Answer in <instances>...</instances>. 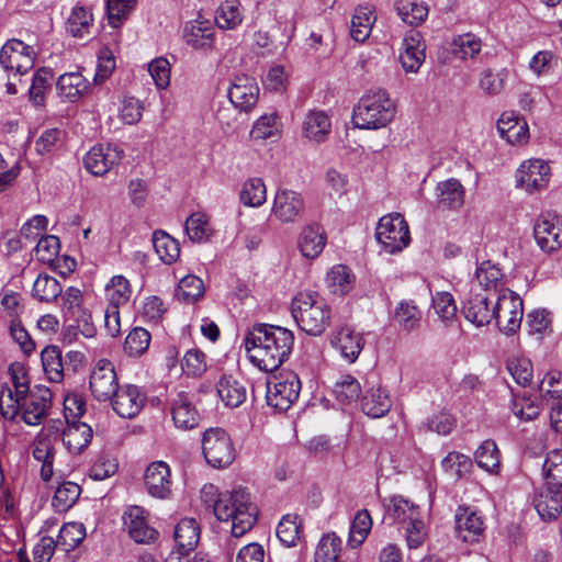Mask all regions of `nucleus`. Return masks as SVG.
I'll use <instances>...</instances> for the list:
<instances>
[{
  "mask_svg": "<svg viewBox=\"0 0 562 562\" xmlns=\"http://www.w3.org/2000/svg\"><path fill=\"white\" fill-rule=\"evenodd\" d=\"M144 483L149 495L165 499L171 495V473L165 461L151 462L144 474Z\"/></svg>",
  "mask_w": 562,
  "mask_h": 562,
  "instance_id": "22",
  "label": "nucleus"
},
{
  "mask_svg": "<svg viewBox=\"0 0 562 562\" xmlns=\"http://www.w3.org/2000/svg\"><path fill=\"white\" fill-rule=\"evenodd\" d=\"M550 166L542 159H530L521 164L516 171L517 187L528 192L544 189L550 180Z\"/></svg>",
  "mask_w": 562,
  "mask_h": 562,
  "instance_id": "16",
  "label": "nucleus"
},
{
  "mask_svg": "<svg viewBox=\"0 0 562 562\" xmlns=\"http://www.w3.org/2000/svg\"><path fill=\"white\" fill-rule=\"evenodd\" d=\"M41 360L48 379L55 383L61 382L65 367L60 348L55 345L46 346L41 352Z\"/></svg>",
  "mask_w": 562,
  "mask_h": 562,
  "instance_id": "45",
  "label": "nucleus"
},
{
  "mask_svg": "<svg viewBox=\"0 0 562 562\" xmlns=\"http://www.w3.org/2000/svg\"><path fill=\"white\" fill-rule=\"evenodd\" d=\"M301 381L293 371L282 372L267 382V404L278 412H286L299 398Z\"/></svg>",
  "mask_w": 562,
  "mask_h": 562,
  "instance_id": "7",
  "label": "nucleus"
},
{
  "mask_svg": "<svg viewBox=\"0 0 562 562\" xmlns=\"http://www.w3.org/2000/svg\"><path fill=\"white\" fill-rule=\"evenodd\" d=\"M36 53L33 46L21 40H8L0 49V65L7 72L25 75L35 65Z\"/></svg>",
  "mask_w": 562,
  "mask_h": 562,
  "instance_id": "9",
  "label": "nucleus"
},
{
  "mask_svg": "<svg viewBox=\"0 0 562 562\" xmlns=\"http://www.w3.org/2000/svg\"><path fill=\"white\" fill-rule=\"evenodd\" d=\"M181 368L188 376H201L206 371L204 352L196 348L188 350L182 358Z\"/></svg>",
  "mask_w": 562,
  "mask_h": 562,
  "instance_id": "64",
  "label": "nucleus"
},
{
  "mask_svg": "<svg viewBox=\"0 0 562 562\" xmlns=\"http://www.w3.org/2000/svg\"><path fill=\"white\" fill-rule=\"evenodd\" d=\"M499 136L510 145H522L529 139V127L526 120L514 111H505L497 121Z\"/></svg>",
  "mask_w": 562,
  "mask_h": 562,
  "instance_id": "24",
  "label": "nucleus"
},
{
  "mask_svg": "<svg viewBox=\"0 0 562 562\" xmlns=\"http://www.w3.org/2000/svg\"><path fill=\"white\" fill-rule=\"evenodd\" d=\"M86 538V530L80 522H66L59 530L56 542L65 552H70L77 548Z\"/></svg>",
  "mask_w": 562,
  "mask_h": 562,
  "instance_id": "52",
  "label": "nucleus"
},
{
  "mask_svg": "<svg viewBox=\"0 0 562 562\" xmlns=\"http://www.w3.org/2000/svg\"><path fill=\"white\" fill-rule=\"evenodd\" d=\"M395 10L401 20L411 26L422 25L429 13L428 4L423 0H396Z\"/></svg>",
  "mask_w": 562,
  "mask_h": 562,
  "instance_id": "35",
  "label": "nucleus"
},
{
  "mask_svg": "<svg viewBox=\"0 0 562 562\" xmlns=\"http://www.w3.org/2000/svg\"><path fill=\"white\" fill-rule=\"evenodd\" d=\"M227 95L235 109L249 112L258 102L259 87L255 78L247 75L235 76Z\"/></svg>",
  "mask_w": 562,
  "mask_h": 562,
  "instance_id": "17",
  "label": "nucleus"
},
{
  "mask_svg": "<svg viewBox=\"0 0 562 562\" xmlns=\"http://www.w3.org/2000/svg\"><path fill=\"white\" fill-rule=\"evenodd\" d=\"M201 498L207 506L213 507L215 517L221 521H232V533L241 537L257 521L258 508L251 502L250 493L243 487L232 491L217 492L213 484H205Z\"/></svg>",
  "mask_w": 562,
  "mask_h": 562,
  "instance_id": "2",
  "label": "nucleus"
},
{
  "mask_svg": "<svg viewBox=\"0 0 562 562\" xmlns=\"http://www.w3.org/2000/svg\"><path fill=\"white\" fill-rule=\"evenodd\" d=\"M93 438L92 428L79 420L67 422V427L61 432V441L71 454H80Z\"/></svg>",
  "mask_w": 562,
  "mask_h": 562,
  "instance_id": "29",
  "label": "nucleus"
},
{
  "mask_svg": "<svg viewBox=\"0 0 562 562\" xmlns=\"http://www.w3.org/2000/svg\"><path fill=\"white\" fill-rule=\"evenodd\" d=\"M124 526L130 537L137 543H150L158 537V531L148 525L145 509L131 506L123 515Z\"/></svg>",
  "mask_w": 562,
  "mask_h": 562,
  "instance_id": "23",
  "label": "nucleus"
},
{
  "mask_svg": "<svg viewBox=\"0 0 562 562\" xmlns=\"http://www.w3.org/2000/svg\"><path fill=\"white\" fill-rule=\"evenodd\" d=\"M341 539L335 532L324 535L315 551V562H338Z\"/></svg>",
  "mask_w": 562,
  "mask_h": 562,
  "instance_id": "56",
  "label": "nucleus"
},
{
  "mask_svg": "<svg viewBox=\"0 0 562 562\" xmlns=\"http://www.w3.org/2000/svg\"><path fill=\"white\" fill-rule=\"evenodd\" d=\"M186 42L194 49L210 52L214 48V27L209 22H195L186 34Z\"/></svg>",
  "mask_w": 562,
  "mask_h": 562,
  "instance_id": "44",
  "label": "nucleus"
},
{
  "mask_svg": "<svg viewBox=\"0 0 562 562\" xmlns=\"http://www.w3.org/2000/svg\"><path fill=\"white\" fill-rule=\"evenodd\" d=\"M375 21L373 10L369 5L356 8L351 19L350 35L359 43L364 42L371 34Z\"/></svg>",
  "mask_w": 562,
  "mask_h": 562,
  "instance_id": "40",
  "label": "nucleus"
},
{
  "mask_svg": "<svg viewBox=\"0 0 562 562\" xmlns=\"http://www.w3.org/2000/svg\"><path fill=\"white\" fill-rule=\"evenodd\" d=\"M522 314V301L515 292H510L509 300L498 296L495 321L501 331L515 334L521 326Z\"/></svg>",
  "mask_w": 562,
  "mask_h": 562,
  "instance_id": "20",
  "label": "nucleus"
},
{
  "mask_svg": "<svg viewBox=\"0 0 562 562\" xmlns=\"http://www.w3.org/2000/svg\"><path fill=\"white\" fill-rule=\"evenodd\" d=\"M92 20V13L87 8L76 5L68 18L67 30L72 36L81 37Z\"/></svg>",
  "mask_w": 562,
  "mask_h": 562,
  "instance_id": "62",
  "label": "nucleus"
},
{
  "mask_svg": "<svg viewBox=\"0 0 562 562\" xmlns=\"http://www.w3.org/2000/svg\"><path fill=\"white\" fill-rule=\"evenodd\" d=\"M216 387L218 396L228 407H238L246 401V386L233 375H223Z\"/></svg>",
  "mask_w": 562,
  "mask_h": 562,
  "instance_id": "34",
  "label": "nucleus"
},
{
  "mask_svg": "<svg viewBox=\"0 0 562 562\" xmlns=\"http://www.w3.org/2000/svg\"><path fill=\"white\" fill-rule=\"evenodd\" d=\"M327 235L322 224L310 223L305 225L299 236V248L305 258L315 259L324 250Z\"/></svg>",
  "mask_w": 562,
  "mask_h": 562,
  "instance_id": "28",
  "label": "nucleus"
},
{
  "mask_svg": "<svg viewBox=\"0 0 562 562\" xmlns=\"http://www.w3.org/2000/svg\"><path fill=\"white\" fill-rule=\"evenodd\" d=\"M106 294L110 307L120 308L128 302L132 290L128 280L123 276H114L111 283L106 285Z\"/></svg>",
  "mask_w": 562,
  "mask_h": 562,
  "instance_id": "58",
  "label": "nucleus"
},
{
  "mask_svg": "<svg viewBox=\"0 0 562 562\" xmlns=\"http://www.w3.org/2000/svg\"><path fill=\"white\" fill-rule=\"evenodd\" d=\"M462 313L469 322L480 327L495 319L497 315V304L491 310L487 296L479 293L471 296L464 303Z\"/></svg>",
  "mask_w": 562,
  "mask_h": 562,
  "instance_id": "30",
  "label": "nucleus"
},
{
  "mask_svg": "<svg viewBox=\"0 0 562 562\" xmlns=\"http://www.w3.org/2000/svg\"><path fill=\"white\" fill-rule=\"evenodd\" d=\"M330 127V120L324 111H311L303 123L305 137L316 143H322L326 139Z\"/></svg>",
  "mask_w": 562,
  "mask_h": 562,
  "instance_id": "39",
  "label": "nucleus"
},
{
  "mask_svg": "<svg viewBox=\"0 0 562 562\" xmlns=\"http://www.w3.org/2000/svg\"><path fill=\"white\" fill-rule=\"evenodd\" d=\"M119 387L113 363L108 359H100L90 374V390L93 397L98 401H109Z\"/></svg>",
  "mask_w": 562,
  "mask_h": 562,
  "instance_id": "12",
  "label": "nucleus"
},
{
  "mask_svg": "<svg viewBox=\"0 0 562 562\" xmlns=\"http://www.w3.org/2000/svg\"><path fill=\"white\" fill-rule=\"evenodd\" d=\"M291 313L301 330L322 335L330 322V308L316 292H300L292 301Z\"/></svg>",
  "mask_w": 562,
  "mask_h": 562,
  "instance_id": "4",
  "label": "nucleus"
},
{
  "mask_svg": "<svg viewBox=\"0 0 562 562\" xmlns=\"http://www.w3.org/2000/svg\"><path fill=\"white\" fill-rule=\"evenodd\" d=\"M396 113L387 91L370 90L353 106L352 124L360 130H380L387 126Z\"/></svg>",
  "mask_w": 562,
  "mask_h": 562,
  "instance_id": "3",
  "label": "nucleus"
},
{
  "mask_svg": "<svg viewBox=\"0 0 562 562\" xmlns=\"http://www.w3.org/2000/svg\"><path fill=\"white\" fill-rule=\"evenodd\" d=\"M372 528V518L368 509L359 510L350 525L348 546L352 549L360 547Z\"/></svg>",
  "mask_w": 562,
  "mask_h": 562,
  "instance_id": "48",
  "label": "nucleus"
},
{
  "mask_svg": "<svg viewBox=\"0 0 562 562\" xmlns=\"http://www.w3.org/2000/svg\"><path fill=\"white\" fill-rule=\"evenodd\" d=\"M61 293V284L47 273H40L33 283L32 296L42 303H53Z\"/></svg>",
  "mask_w": 562,
  "mask_h": 562,
  "instance_id": "41",
  "label": "nucleus"
},
{
  "mask_svg": "<svg viewBox=\"0 0 562 562\" xmlns=\"http://www.w3.org/2000/svg\"><path fill=\"white\" fill-rule=\"evenodd\" d=\"M124 156L123 149L110 144L94 145L83 157L86 170L97 177L104 176L119 165Z\"/></svg>",
  "mask_w": 562,
  "mask_h": 562,
  "instance_id": "11",
  "label": "nucleus"
},
{
  "mask_svg": "<svg viewBox=\"0 0 562 562\" xmlns=\"http://www.w3.org/2000/svg\"><path fill=\"white\" fill-rule=\"evenodd\" d=\"M200 526L194 518H182L175 528L176 547L184 551H194L200 541Z\"/></svg>",
  "mask_w": 562,
  "mask_h": 562,
  "instance_id": "36",
  "label": "nucleus"
},
{
  "mask_svg": "<svg viewBox=\"0 0 562 562\" xmlns=\"http://www.w3.org/2000/svg\"><path fill=\"white\" fill-rule=\"evenodd\" d=\"M465 199V189L456 178H449L440 181L436 186V206L438 210L459 211Z\"/></svg>",
  "mask_w": 562,
  "mask_h": 562,
  "instance_id": "25",
  "label": "nucleus"
},
{
  "mask_svg": "<svg viewBox=\"0 0 562 562\" xmlns=\"http://www.w3.org/2000/svg\"><path fill=\"white\" fill-rule=\"evenodd\" d=\"M360 407L362 413L371 418L384 417L392 408L389 391L381 385L366 389L360 398Z\"/></svg>",
  "mask_w": 562,
  "mask_h": 562,
  "instance_id": "27",
  "label": "nucleus"
},
{
  "mask_svg": "<svg viewBox=\"0 0 562 562\" xmlns=\"http://www.w3.org/2000/svg\"><path fill=\"white\" fill-rule=\"evenodd\" d=\"M9 381L2 384L3 394H7L4 418L13 420L20 413V403L30 390V378L27 370L21 362H13L8 369Z\"/></svg>",
  "mask_w": 562,
  "mask_h": 562,
  "instance_id": "8",
  "label": "nucleus"
},
{
  "mask_svg": "<svg viewBox=\"0 0 562 562\" xmlns=\"http://www.w3.org/2000/svg\"><path fill=\"white\" fill-rule=\"evenodd\" d=\"M81 488L77 483L63 482L55 491L52 499V506L55 512L64 513L71 508L78 501Z\"/></svg>",
  "mask_w": 562,
  "mask_h": 562,
  "instance_id": "49",
  "label": "nucleus"
},
{
  "mask_svg": "<svg viewBox=\"0 0 562 562\" xmlns=\"http://www.w3.org/2000/svg\"><path fill=\"white\" fill-rule=\"evenodd\" d=\"M244 20L239 0L223 1L215 12V22L221 30H235Z\"/></svg>",
  "mask_w": 562,
  "mask_h": 562,
  "instance_id": "42",
  "label": "nucleus"
},
{
  "mask_svg": "<svg viewBox=\"0 0 562 562\" xmlns=\"http://www.w3.org/2000/svg\"><path fill=\"white\" fill-rule=\"evenodd\" d=\"M362 387L352 374H342L334 384L333 394L341 404H351L360 398Z\"/></svg>",
  "mask_w": 562,
  "mask_h": 562,
  "instance_id": "47",
  "label": "nucleus"
},
{
  "mask_svg": "<svg viewBox=\"0 0 562 562\" xmlns=\"http://www.w3.org/2000/svg\"><path fill=\"white\" fill-rule=\"evenodd\" d=\"M54 80V72L47 67L37 69L32 78V83L29 88L30 102L36 106H44L46 102V93L52 89Z\"/></svg>",
  "mask_w": 562,
  "mask_h": 562,
  "instance_id": "37",
  "label": "nucleus"
},
{
  "mask_svg": "<svg viewBox=\"0 0 562 562\" xmlns=\"http://www.w3.org/2000/svg\"><path fill=\"white\" fill-rule=\"evenodd\" d=\"M305 202L301 193L279 188L272 205V214L282 223L297 222L304 212Z\"/></svg>",
  "mask_w": 562,
  "mask_h": 562,
  "instance_id": "14",
  "label": "nucleus"
},
{
  "mask_svg": "<svg viewBox=\"0 0 562 562\" xmlns=\"http://www.w3.org/2000/svg\"><path fill=\"white\" fill-rule=\"evenodd\" d=\"M454 521L457 536L464 542H477L485 530L484 516L468 506L457 508Z\"/></svg>",
  "mask_w": 562,
  "mask_h": 562,
  "instance_id": "19",
  "label": "nucleus"
},
{
  "mask_svg": "<svg viewBox=\"0 0 562 562\" xmlns=\"http://www.w3.org/2000/svg\"><path fill=\"white\" fill-rule=\"evenodd\" d=\"M426 59V42L419 31H408L403 41L400 63L406 72H417Z\"/></svg>",
  "mask_w": 562,
  "mask_h": 562,
  "instance_id": "18",
  "label": "nucleus"
},
{
  "mask_svg": "<svg viewBox=\"0 0 562 562\" xmlns=\"http://www.w3.org/2000/svg\"><path fill=\"white\" fill-rule=\"evenodd\" d=\"M186 233L192 241H206L212 234L211 226L204 214L194 213L186 221Z\"/></svg>",
  "mask_w": 562,
  "mask_h": 562,
  "instance_id": "61",
  "label": "nucleus"
},
{
  "mask_svg": "<svg viewBox=\"0 0 562 562\" xmlns=\"http://www.w3.org/2000/svg\"><path fill=\"white\" fill-rule=\"evenodd\" d=\"M201 446L206 463L214 469H225L236 458L235 445L224 428L206 429L202 435Z\"/></svg>",
  "mask_w": 562,
  "mask_h": 562,
  "instance_id": "5",
  "label": "nucleus"
},
{
  "mask_svg": "<svg viewBox=\"0 0 562 562\" xmlns=\"http://www.w3.org/2000/svg\"><path fill=\"white\" fill-rule=\"evenodd\" d=\"M301 518L299 515H285L277 526V537L288 548L294 547L300 539Z\"/></svg>",
  "mask_w": 562,
  "mask_h": 562,
  "instance_id": "54",
  "label": "nucleus"
},
{
  "mask_svg": "<svg viewBox=\"0 0 562 562\" xmlns=\"http://www.w3.org/2000/svg\"><path fill=\"white\" fill-rule=\"evenodd\" d=\"M418 517H420V509L417 505L401 495L390 498V504L386 507V518L391 519L393 524L405 526Z\"/></svg>",
  "mask_w": 562,
  "mask_h": 562,
  "instance_id": "32",
  "label": "nucleus"
},
{
  "mask_svg": "<svg viewBox=\"0 0 562 562\" xmlns=\"http://www.w3.org/2000/svg\"><path fill=\"white\" fill-rule=\"evenodd\" d=\"M169 409L175 427L181 430L196 428L202 419L194 402V395L186 391L170 396Z\"/></svg>",
  "mask_w": 562,
  "mask_h": 562,
  "instance_id": "10",
  "label": "nucleus"
},
{
  "mask_svg": "<svg viewBox=\"0 0 562 562\" xmlns=\"http://www.w3.org/2000/svg\"><path fill=\"white\" fill-rule=\"evenodd\" d=\"M111 403L114 412L122 418H134L142 411L146 395L133 384L119 387L112 396Z\"/></svg>",
  "mask_w": 562,
  "mask_h": 562,
  "instance_id": "21",
  "label": "nucleus"
},
{
  "mask_svg": "<svg viewBox=\"0 0 562 562\" xmlns=\"http://www.w3.org/2000/svg\"><path fill=\"white\" fill-rule=\"evenodd\" d=\"M543 472L547 487L555 492L562 490V451L553 450L548 453L544 463Z\"/></svg>",
  "mask_w": 562,
  "mask_h": 562,
  "instance_id": "50",
  "label": "nucleus"
},
{
  "mask_svg": "<svg viewBox=\"0 0 562 562\" xmlns=\"http://www.w3.org/2000/svg\"><path fill=\"white\" fill-rule=\"evenodd\" d=\"M137 0H106L105 9L109 24L117 29L134 10Z\"/></svg>",
  "mask_w": 562,
  "mask_h": 562,
  "instance_id": "59",
  "label": "nucleus"
},
{
  "mask_svg": "<svg viewBox=\"0 0 562 562\" xmlns=\"http://www.w3.org/2000/svg\"><path fill=\"white\" fill-rule=\"evenodd\" d=\"M244 346L251 363L265 372H272L292 353L294 335L285 327L256 323L247 329Z\"/></svg>",
  "mask_w": 562,
  "mask_h": 562,
  "instance_id": "1",
  "label": "nucleus"
},
{
  "mask_svg": "<svg viewBox=\"0 0 562 562\" xmlns=\"http://www.w3.org/2000/svg\"><path fill=\"white\" fill-rule=\"evenodd\" d=\"M475 278L484 290H497L502 283L503 272L491 260H485L476 268Z\"/></svg>",
  "mask_w": 562,
  "mask_h": 562,
  "instance_id": "60",
  "label": "nucleus"
},
{
  "mask_svg": "<svg viewBox=\"0 0 562 562\" xmlns=\"http://www.w3.org/2000/svg\"><path fill=\"white\" fill-rule=\"evenodd\" d=\"M375 237L386 254H397L411 243L409 227L404 216L392 213L382 216L375 228Z\"/></svg>",
  "mask_w": 562,
  "mask_h": 562,
  "instance_id": "6",
  "label": "nucleus"
},
{
  "mask_svg": "<svg viewBox=\"0 0 562 562\" xmlns=\"http://www.w3.org/2000/svg\"><path fill=\"white\" fill-rule=\"evenodd\" d=\"M151 335L143 327H134L125 338L124 351L130 357H140L150 345Z\"/></svg>",
  "mask_w": 562,
  "mask_h": 562,
  "instance_id": "57",
  "label": "nucleus"
},
{
  "mask_svg": "<svg viewBox=\"0 0 562 562\" xmlns=\"http://www.w3.org/2000/svg\"><path fill=\"white\" fill-rule=\"evenodd\" d=\"M244 205L257 207L262 205L267 200L266 184L261 178H250L245 181L239 194Z\"/></svg>",
  "mask_w": 562,
  "mask_h": 562,
  "instance_id": "53",
  "label": "nucleus"
},
{
  "mask_svg": "<svg viewBox=\"0 0 562 562\" xmlns=\"http://www.w3.org/2000/svg\"><path fill=\"white\" fill-rule=\"evenodd\" d=\"M331 344L345 361L353 363L363 350L366 340L362 333L356 331L350 326H342Z\"/></svg>",
  "mask_w": 562,
  "mask_h": 562,
  "instance_id": "26",
  "label": "nucleus"
},
{
  "mask_svg": "<svg viewBox=\"0 0 562 562\" xmlns=\"http://www.w3.org/2000/svg\"><path fill=\"white\" fill-rule=\"evenodd\" d=\"M474 459L477 467L488 473L496 474L501 470L499 450L492 439H486L479 446Z\"/></svg>",
  "mask_w": 562,
  "mask_h": 562,
  "instance_id": "46",
  "label": "nucleus"
},
{
  "mask_svg": "<svg viewBox=\"0 0 562 562\" xmlns=\"http://www.w3.org/2000/svg\"><path fill=\"white\" fill-rule=\"evenodd\" d=\"M533 236L544 252H552L562 246V221L552 214L541 215L535 226Z\"/></svg>",
  "mask_w": 562,
  "mask_h": 562,
  "instance_id": "15",
  "label": "nucleus"
},
{
  "mask_svg": "<svg viewBox=\"0 0 562 562\" xmlns=\"http://www.w3.org/2000/svg\"><path fill=\"white\" fill-rule=\"evenodd\" d=\"M89 88V81L79 71L63 74L56 82L57 93L65 102L78 101Z\"/></svg>",
  "mask_w": 562,
  "mask_h": 562,
  "instance_id": "31",
  "label": "nucleus"
},
{
  "mask_svg": "<svg viewBox=\"0 0 562 562\" xmlns=\"http://www.w3.org/2000/svg\"><path fill=\"white\" fill-rule=\"evenodd\" d=\"M422 319V311L413 301H401L394 311V321L407 331L416 329Z\"/></svg>",
  "mask_w": 562,
  "mask_h": 562,
  "instance_id": "51",
  "label": "nucleus"
},
{
  "mask_svg": "<svg viewBox=\"0 0 562 562\" xmlns=\"http://www.w3.org/2000/svg\"><path fill=\"white\" fill-rule=\"evenodd\" d=\"M533 506L543 521L555 520L562 509L561 492L547 487L535 496Z\"/></svg>",
  "mask_w": 562,
  "mask_h": 562,
  "instance_id": "33",
  "label": "nucleus"
},
{
  "mask_svg": "<svg viewBox=\"0 0 562 562\" xmlns=\"http://www.w3.org/2000/svg\"><path fill=\"white\" fill-rule=\"evenodd\" d=\"M551 313L544 308L533 310L527 314L526 329L530 336H536L537 339H542L546 335L552 331Z\"/></svg>",
  "mask_w": 562,
  "mask_h": 562,
  "instance_id": "55",
  "label": "nucleus"
},
{
  "mask_svg": "<svg viewBox=\"0 0 562 562\" xmlns=\"http://www.w3.org/2000/svg\"><path fill=\"white\" fill-rule=\"evenodd\" d=\"M482 45V40L471 32L454 35L450 42L452 55L462 60L474 59Z\"/></svg>",
  "mask_w": 562,
  "mask_h": 562,
  "instance_id": "38",
  "label": "nucleus"
},
{
  "mask_svg": "<svg viewBox=\"0 0 562 562\" xmlns=\"http://www.w3.org/2000/svg\"><path fill=\"white\" fill-rule=\"evenodd\" d=\"M52 406V391L44 385H35L20 403V412L27 425H37Z\"/></svg>",
  "mask_w": 562,
  "mask_h": 562,
  "instance_id": "13",
  "label": "nucleus"
},
{
  "mask_svg": "<svg viewBox=\"0 0 562 562\" xmlns=\"http://www.w3.org/2000/svg\"><path fill=\"white\" fill-rule=\"evenodd\" d=\"M541 401L562 400V374L558 371L548 372L539 384Z\"/></svg>",
  "mask_w": 562,
  "mask_h": 562,
  "instance_id": "63",
  "label": "nucleus"
},
{
  "mask_svg": "<svg viewBox=\"0 0 562 562\" xmlns=\"http://www.w3.org/2000/svg\"><path fill=\"white\" fill-rule=\"evenodd\" d=\"M153 246L159 259L171 265L177 261L180 256V244L165 231L158 229L153 234Z\"/></svg>",
  "mask_w": 562,
  "mask_h": 562,
  "instance_id": "43",
  "label": "nucleus"
}]
</instances>
